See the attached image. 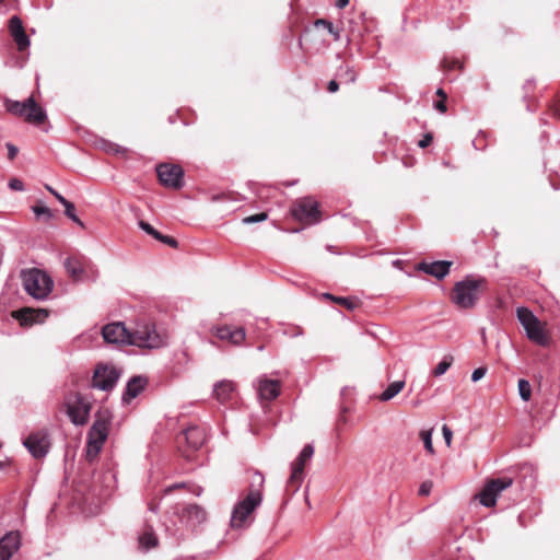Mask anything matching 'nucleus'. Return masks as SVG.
<instances>
[{
	"mask_svg": "<svg viewBox=\"0 0 560 560\" xmlns=\"http://www.w3.org/2000/svg\"><path fill=\"white\" fill-rule=\"evenodd\" d=\"M265 477L255 471L248 487V493L240 500L231 516L232 527H243L250 514L261 504Z\"/></svg>",
	"mask_w": 560,
	"mask_h": 560,
	"instance_id": "obj_1",
	"label": "nucleus"
},
{
	"mask_svg": "<svg viewBox=\"0 0 560 560\" xmlns=\"http://www.w3.org/2000/svg\"><path fill=\"white\" fill-rule=\"evenodd\" d=\"M485 277L468 275L454 284L451 293L452 303L459 310H471L476 306L480 290L487 285Z\"/></svg>",
	"mask_w": 560,
	"mask_h": 560,
	"instance_id": "obj_2",
	"label": "nucleus"
},
{
	"mask_svg": "<svg viewBox=\"0 0 560 560\" xmlns=\"http://www.w3.org/2000/svg\"><path fill=\"white\" fill-rule=\"evenodd\" d=\"M112 418V413L108 409H102L95 413L94 422L88 432L86 439L88 460H94L102 451L108 436Z\"/></svg>",
	"mask_w": 560,
	"mask_h": 560,
	"instance_id": "obj_3",
	"label": "nucleus"
},
{
	"mask_svg": "<svg viewBox=\"0 0 560 560\" xmlns=\"http://www.w3.org/2000/svg\"><path fill=\"white\" fill-rule=\"evenodd\" d=\"M5 109L10 114L22 117L25 121L35 126H40L47 120L46 112L36 103L33 96L23 102L7 100Z\"/></svg>",
	"mask_w": 560,
	"mask_h": 560,
	"instance_id": "obj_4",
	"label": "nucleus"
},
{
	"mask_svg": "<svg viewBox=\"0 0 560 560\" xmlns=\"http://www.w3.org/2000/svg\"><path fill=\"white\" fill-rule=\"evenodd\" d=\"M23 287L34 299L44 300L51 292L54 282L46 272L31 269L23 273Z\"/></svg>",
	"mask_w": 560,
	"mask_h": 560,
	"instance_id": "obj_5",
	"label": "nucleus"
},
{
	"mask_svg": "<svg viewBox=\"0 0 560 560\" xmlns=\"http://www.w3.org/2000/svg\"><path fill=\"white\" fill-rule=\"evenodd\" d=\"M517 319L526 331V337L538 346L547 347L550 338L545 331L540 320L527 307H517Z\"/></svg>",
	"mask_w": 560,
	"mask_h": 560,
	"instance_id": "obj_6",
	"label": "nucleus"
},
{
	"mask_svg": "<svg viewBox=\"0 0 560 560\" xmlns=\"http://www.w3.org/2000/svg\"><path fill=\"white\" fill-rule=\"evenodd\" d=\"M290 213L295 221L313 225L320 221L322 214L318 202L311 196L298 198L290 207Z\"/></svg>",
	"mask_w": 560,
	"mask_h": 560,
	"instance_id": "obj_7",
	"label": "nucleus"
},
{
	"mask_svg": "<svg viewBox=\"0 0 560 560\" xmlns=\"http://www.w3.org/2000/svg\"><path fill=\"white\" fill-rule=\"evenodd\" d=\"M130 334L131 346L156 349L165 345L164 337L156 331L154 324H139Z\"/></svg>",
	"mask_w": 560,
	"mask_h": 560,
	"instance_id": "obj_8",
	"label": "nucleus"
},
{
	"mask_svg": "<svg viewBox=\"0 0 560 560\" xmlns=\"http://www.w3.org/2000/svg\"><path fill=\"white\" fill-rule=\"evenodd\" d=\"M23 445L34 458L42 459L50 451V433L47 429L35 430L23 440Z\"/></svg>",
	"mask_w": 560,
	"mask_h": 560,
	"instance_id": "obj_9",
	"label": "nucleus"
},
{
	"mask_svg": "<svg viewBox=\"0 0 560 560\" xmlns=\"http://www.w3.org/2000/svg\"><path fill=\"white\" fill-rule=\"evenodd\" d=\"M67 415L74 425H84L90 418L92 405L79 393L69 397L66 402Z\"/></svg>",
	"mask_w": 560,
	"mask_h": 560,
	"instance_id": "obj_10",
	"label": "nucleus"
},
{
	"mask_svg": "<svg viewBox=\"0 0 560 560\" xmlns=\"http://www.w3.org/2000/svg\"><path fill=\"white\" fill-rule=\"evenodd\" d=\"M156 175L160 183L167 188L180 189L184 186V170L178 164L160 163Z\"/></svg>",
	"mask_w": 560,
	"mask_h": 560,
	"instance_id": "obj_11",
	"label": "nucleus"
},
{
	"mask_svg": "<svg viewBox=\"0 0 560 560\" xmlns=\"http://www.w3.org/2000/svg\"><path fill=\"white\" fill-rule=\"evenodd\" d=\"M119 376L120 373L115 366L98 364L92 377V387L110 392L116 386Z\"/></svg>",
	"mask_w": 560,
	"mask_h": 560,
	"instance_id": "obj_12",
	"label": "nucleus"
},
{
	"mask_svg": "<svg viewBox=\"0 0 560 560\" xmlns=\"http://www.w3.org/2000/svg\"><path fill=\"white\" fill-rule=\"evenodd\" d=\"M513 480L510 477H502L490 480L479 494V501L483 506L490 508L495 505L497 497L510 486Z\"/></svg>",
	"mask_w": 560,
	"mask_h": 560,
	"instance_id": "obj_13",
	"label": "nucleus"
},
{
	"mask_svg": "<svg viewBox=\"0 0 560 560\" xmlns=\"http://www.w3.org/2000/svg\"><path fill=\"white\" fill-rule=\"evenodd\" d=\"M314 454V447L312 444H306L298 458L291 465V475L288 480V485L294 488V491L299 489L304 478V467L308 460H311Z\"/></svg>",
	"mask_w": 560,
	"mask_h": 560,
	"instance_id": "obj_14",
	"label": "nucleus"
},
{
	"mask_svg": "<svg viewBox=\"0 0 560 560\" xmlns=\"http://www.w3.org/2000/svg\"><path fill=\"white\" fill-rule=\"evenodd\" d=\"M130 332L131 331L127 329L122 322L110 323L102 328V336L107 343H124L131 346Z\"/></svg>",
	"mask_w": 560,
	"mask_h": 560,
	"instance_id": "obj_15",
	"label": "nucleus"
},
{
	"mask_svg": "<svg viewBox=\"0 0 560 560\" xmlns=\"http://www.w3.org/2000/svg\"><path fill=\"white\" fill-rule=\"evenodd\" d=\"M212 332L223 341H228L233 346H241L246 338V331L243 327H233L229 325L217 326L212 328Z\"/></svg>",
	"mask_w": 560,
	"mask_h": 560,
	"instance_id": "obj_16",
	"label": "nucleus"
},
{
	"mask_svg": "<svg viewBox=\"0 0 560 560\" xmlns=\"http://www.w3.org/2000/svg\"><path fill=\"white\" fill-rule=\"evenodd\" d=\"M12 315L19 320L21 326H32L44 323L48 317V311L45 308L24 307L13 312Z\"/></svg>",
	"mask_w": 560,
	"mask_h": 560,
	"instance_id": "obj_17",
	"label": "nucleus"
},
{
	"mask_svg": "<svg viewBox=\"0 0 560 560\" xmlns=\"http://www.w3.org/2000/svg\"><path fill=\"white\" fill-rule=\"evenodd\" d=\"M281 392V383L278 380H270L260 376L257 380V394L261 400L271 401L276 399Z\"/></svg>",
	"mask_w": 560,
	"mask_h": 560,
	"instance_id": "obj_18",
	"label": "nucleus"
},
{
	"mask_svg": "<svg viewBox=\"0 0 560 560\" xmlns=\"http://www.w3.org/2000/svg\"><path fill=\"white\" fill-rule=\"evenodd\" d=\"M179 518L188 527L195 528L207 520V512L198 504H188L182 510Z\"/></svg>",
	"mask_w": 560,
	"mask_h": 560,
	"instance_id": "obj_19",
	"label": "nucleus"
},
{
	"mask_svg": "<svg viewBox=\"0 0 560 560\" xmlns=\"http://www.w3.org/2000/svg\"><path fill=\"white\" fill-rule=\"evenodd\" d=\"M21 538L19 533L10 532L0 539V560H10L20 549Z\"/></svg>",
	"mask_w": 560,
	"mask_h": 560,
	"instance_id": "obj_20",
	"label": "nucleus"
},
{
	"mask_svg": "<svg viewBox=\"0 0 560 560\" xmlns=\"http://www.w3.org/2000/svg\"><path fill=\"white\" fill-rule=\"evenodd\" d=\"M179 439L185 440L191 451H197L205 444L207 435L205 429L198 425H191L183 432ZM178 443H180V440H178Z\"/></svg>",
	"mask_w": 560,
	"mask_h": 560,
	"instance_id": "obj_21",
	"label": "nucleus"
},
{
	"mask_svg": "<svg viewBox=\"0 0 560 560\" xmlns=\"http://www.w3.org/2000/svg\"><path fill=\"white\" fill-rule=\"evenodd\" d=\"M451 266L452 261L438 260L433 262H421L419 264L418 269L435 277L436 279H443L448 275Z\"/></svg>",
	"mask_w": 560,
	"mask_h": 560,
	"instance_id": "obj_22",
	"label": "nucleus"
},
{
	"mask_svg": "<svg viewBox=\"0 0 560 560\" xmlns=\"http://www.w3.org/2000/svg\"><path fill=\"white\" fill-rule=\"evenodd\" d=\"M148 378L141 375L132 376L125 388L122 394V401L130 402L135 399L147 386Z\"/></svg>",
	"mask_w": 560,
	"mask_h": 560,
	"instance_id": "obj_23",
	"label": "nucleus"
},
{
	"mask_svg": "<svg viewBox=\"0 0 560 560\" xmlns=\"http://www.w3.org/2000/svg\"><path fill=\"white\" fill-rule=\"evenodd\" d=\"M235 384L232 381L223 380L214 384L213 396L218 401L224 404L232 399L235 393Z\"/></svg>",
	"mask_w": 560,
	"mask_h": 560,
	"instance_id": "obj_24",
	"label": "nucleus"
},
{
	"mask_svg": "<svg viewBox=\"0 0 560 560\" xmlns=\"http://www.w3.org/2000/svg\"><path fill=\"white\" fill-rule=\"evenodd\" d=\"M63 266L72 279L80 280L84 273L85 260L81 257H68Z\"/></svg>",
	"mask_w": 560,
	"mask_h": 560,
	"instance_id": "obj_25",
	"label": "nucleus"
},
{
	"mask_svg": "<svg viewBox=\"0 0 560 560\" xmlns=\"http://www.w3.org/2000/svg\"><path fill=\"white\" fill-rule=\"evenodd\" d=\"M138 540L139 547L144 551L155 548L159 545V539L151 527H147L139 536Z\"/></svg>",
	"mask_w": 560,
	"mask_h": 560,
	"instance_id": "obj_26",
	"label": "nucleus"
},
{
	"mask_svg": "<svg viewBox=\"0 0 560 560\" xmlns=\"http://www.w3.org/2000/svg\"><path fill=\"white\" fill-rule=\"evenodd\" d=\"M405 381H395L378 396L381 401H388L397 396L405 387Z\"/></svg>",
	"mask_w": 560,
	"mask_h": 560,
	"instance_id": "obj_27",
	"label": "nucleus"
},
{
	"mask_svg": "<svg viewBox=\"0 0 560 560\" xmlns=\"http://www.w3.org/2000/svg\"><path fill=\"white\" fill-rule=\"evenodd\" d=\"M336 77L341 83H353L357 80V71L349 65H341L336 72Z\"/></svg>",
	"mask_w": 560,
	"mask_h": 560,
	"instance_id": "obj_28",
	"label": "nucleus"
},
{
	"mask_svg": "<svg viewBox=\"0 0 560 560\" xmlns=\"http://www.w3.org/2000/svg\"><path fill=\"white\" fill-rule=\"evenodd\" d=\"M315 26L316 27L323 26L324 28H326L328 31L329 34L332 35L334 40H340L341 30L338 27H335L330 21L325 20V19H318L315 21Z\"/></svg>",
	"mask_w": 560,
	"mask_h": 560,
	"instance_id": "obj_29",
	"label": "nucleus"
},
{
	"mask_svg": "<svg viewBox=\"0 0 560 560\" xmlns=\"http://www.w3.org/2000/svg\"><path fill=\"white\" fill-rule=\"evenodd\" d=\"M32 211L38 220H44L45 222H48L54 217L51 210L43 205L33 206Z\"/></svg>",
	"mask_w": 560,
	"mask_h": 560,
	"instance_id": "obj_30",
	"label": "nucleus"
},
{
	"mask_svg": "<svg viewBox=\"0 0 560 560\" xmlns=\"http://www.w3.org/2000/svg\"><path fill=\"white\" fill-rule=\"evenodd\" d=\"M62 206L65 207V214L80 228L84 229L85 224L75 214L74 205L67 200Z\"/></svg>",
	"mask_w": 560,
	"mask_h": 560,
	"instance_id": "obj_31",
	"label": "nucleus"
},
{
	"mask_svg": "<svg viewBox=\"0 0 560 560\" xmlns=\"http://www.w3.org/2000/svg\"><path fill=\"white\" fill-rule=\"evenodd\" d=\"M518 393L524 401H528L530 399L532 387L527 380L522 378L518 381Z\"/></svg>",
	"mask_w": 560,
	"mask_h": 560,
	"instance_id": "obj_32",
	"label": "nucleus"
},
{
	"mask_svg": "<svg viewBox=\"0 0 560 560\" xmlns=\"http://www.w3.org/2000/svg\"><path fill=\"white\" fill-rule=\"evenodd\" d=\"M20 51L28 48L31 42L25 31L12 36Z\"/></svg>",
	"mask_w": 560,
	"mask_h": 560,
	"instance_id": "obj_33",
	"label": "nucleus"
},
{
	"mask_svg": "<svg viewBox=\"0 0 560 560\" xmlns=\"http://www.w3.org/2000/svg\"><path fill=\"white\" fill-rule=\"evenodd\" d=\"M9 31H10L11 36L24 31L23 22L18 15H13L9 20Z\"/></svg>",
	"mask_w": 560,
	"mask_h": 560,
	"instance_id": "obj_34",
	"label": "nucleus"
},
{
	"mask_svg": "<svg viewBox=\"0 0 560 560\" xmlns=\"http://www.w3.org/2000/svg\"><path fill=\"white\" fill-rule=\"evenodd\" d=\"M324 296L328 298V299H331V300H334L335 302H337L339 304H342L348 310H354L358 306V302L355 300H353V299H350V298H334L329 293H325Z\"/></svg>",
	"mask_w": 560,
	"mask_h": 560,
	"instance_id": "obj_35",
	"label": "nucleus"
},
{
	"mask_svg": "<svg viewBox=\"0 0 560 560\" xmlns=\"http://www.w3.org/2000/svg\"><path fill=\"white\" fill-rule=\"evenodd\" d=\"M420 438L424 444V448L431 455L434 454L433 443H432V431L431 430H422L420 432Z\"/></svg>",
	"mask_w": 560,
	"mask_h": 560,
	"instance_id": "obj_36",
	"label": "nucleus"
},
{
	"mask_svg": "<svg viewBox=\"0 0 560 560\" xmlns=\"http://www.w3.org/2000/svg\"><path fill=\"white\" fill-rule=\"evenodd\" d=\"M453 358H444L433 370L434 376L443 375L451 366Z\"/></svg>",
	"mask_w": 560,
	"mask_h": 560,
	"instance_id": "obj_37",
	"label": "nucleus"
},
{
	"mask_svg": "<svg viewBox=\"0 0 560 560\" xmlns=\"http://www.w3.org/2000/svg\"><path fill=\"white\" fill-rule=\"evenodd\" d=\"M138 225L142 231L151 235L153 238H162V233L155 230L150 223L141 220L139 221Z\"/></svg>",
	"mask_w": 560,
	"mask_h": 560,
	"instance_id": "obj_38",
	"label": "nucleus"
},
{
	"mask_svg": "<svg viewBox=\"0 0 560 560\" xmlns=\"http://www.w3.org/2000/svg\"><path fill=\"white\" fill-rule=\"evenodd\" d=\"M266 219H267V213L260 212V213L244 218L243 223L244 224L258 223V222L265 221Z\"/></svg>",
	"mask_w": 560,
	"mask_h": 560,
	"instance_id": "obj_39",
	"label": "nucleus"
},
{
	"mask_svg": "<svg viewBox=\"0 0 560 560\" xmlns=\"http://www.w3.org/2000/svg\"><path fill=\"white\" fill-rule=\"evenodd\" d=\"M433 488V482L431 480L423 481L419 487V495H429Z\"/></svg>",
	"mask_w": 560,
	"mask_h": 560,
	"instance_id": "obj_40",
	"label": "nucleus"
},
{
	"mask_svg": "<svg viewBox=\"0 0 560 560\" xmlns=\"http://www.w3.org/2000/svg\"><path fill=\"white\" fill-rule=\"evenodd\" d=\"M486 373H487V368L481 366V368L476 369L471 374V381L478 382L486 375Z\"/></svg>",
	"mask_w": 560,
	"mask_h": 560,
	"instance_id": "obj_41",
	"label": "nucleus"
},
{
	"mask_svg": "<svg viewBox=\"0 0 560 560\" xmlns=\"http://www.w3.org/2000/svg\"><path fill=\"white\" fill-rule=\"evenodd\" d=\"M158 241H160L161 243H164L173 248H176L178 246V242L174 237H171L167 235L162 234V238H158Z\"/></svg>",
	"mask_w": 560,
	"mask_h": 560,
	"instance_id": "obj_42",
	"label": "nucleus"
},
{
	"mask_svg": "<svg viewBox=\"0 0 560 560\" xmlns=\"http://www.w3.org/2000/svg\"><path fill=\"white\" fill-rule=\"evenodd\" d=\"M9 187L13 190H23L24 189V184L22 180L18 179V178H11L10 182H9Z\"/></svg>",
	"mask_w": 560,
	"mask_h": 560,
	"instance_id": "obj_43",
	"label": "nucleus"
},
{
	"mask_svg": "<svg viewBox=\"0 0 560 560\" xmlns=\"http://www.w3.org/2000/svg\"><path fill=\"white\" fill-rule=\"evenodd\" d=\"M442 434H443V438H444V440H445V443H446L447 445H450V444H451V442H452L453 432H452V430H451L446 424H444V425L442 427Z\"/></svg>",
	"mask_w": 560,
	"mask_h": 560,
	"instance_id": "obj_44",
	"label": "nucleus"
},
{
	"mask_svg": "<svg viewBox=\"0 0 560 560\" xmlns=\"http://www.w3.org/2000/svg\"><path fill=\"white\" fill-rule=\"evenodd\" d=\"M45 188L61 203L63 205L67 199L60 195L57 190H55L51 186L45 185Z\"/></svg>",
	"mask_w": 560,
	"mask_h": 560,
	"instance_id": "obj_45",
	"label": "nucleus"
},
{
	"mask_svg": "<svg viewBox=\"0 0 560 560\" xmlns=\"http://www.w3.org/2000/svg\"><path fill=\"white\" fill-rule=\"evenodd\" d=\"M5 147L8 149V158L10 160H14L16 154H18V152H19V149L13 143H11V142H8L5 144Z\"/></svg>",
	"mask_w": 560,
	"mask_h": 560,
	"instance_id": "obj_46",
	"label": "nucleus"
},
{
	"mask_svg": "<svg viewBox=\"0 0 560 560\" xmlns=\"http://www.w3.org/2000/svg\"><path fill=\"white\" fill-rule=\"evenodd\" d=\"M432 140H433L432 135H431V133H427V135H424V136H423V138L418 142V145H419L420 148H427V147H429V145L431 144Z\"/></svg>",
	"mask_w": 560,
	"mask_h": 560,
	"instance_id": "obj_47",
	"label": "nucleus"
},
{
	"mask_svg": "<svg viewBox=\"0 0 560 560\" xmlns=\"http://www.w3.org/2000/svg\"><path fill=\"white\" fill-rule=\"evenodd\" d=\"M443 67L446 68V69H456V68H462V63L458 61V60H452V61H448V60H444L443 61Z\"/></svg>",
	"mask_w": 560,
	"mask_h": 560,
	"instance_id": "obj_48",
	"label": "nucleus"
},
{
	"mask_svg": "<svg viewBox=\"0 0 560 560\" xmlns=\"http://www.w3.org/2000/svg\"><path fill=\"white\" fill-rule=\"evenodd\" d=\"M434 108L440 113H445L447 110L446 100L442 98L434 103Z\"/></svg>",
	"mask_w": 560,
	"mask_h": 560,
	"instance_id": "obj_49",
	"label": "nucleus"
},
{
	"mask_svg": "<svg viewBox=\"0 0 560 560\" xmlns=\"http://www.w3.org/2000/svg\"><path fill=\"white\" fill-rule=\"evenodd\" d=\"M327 90L330 93H335L339 90V83L336 80H331L328 82Z\"/></svg>",
	"mask_w": 560,
	"mask_h": 560,
	"instance_id": "obj_50",
	"label": "nucleus"
},
{
	"mask_svg": "<svg viewBox=\"0 0 560 560\" xmlns=\"http://www.w3.org/2000/svg\"><path fill=\"white\" fill-rule=\"evenodd\" d=\"M350 0H336V7L339 9H343L349 4Z\"/></svg>",
	"mask_w": 560,
	"mask_h": 560,
	"instance_id": "obj_51",
	"label": "nucleus"
},
{
	"mask_svg": "<svg viewBox=\"0 0 560 560\" xmlns=\"http://www.w3.org/2000/svg\"><path fill=\"white\" fill-rule=\"evenodd\" d=\"M173 560H196V557H194V556H178V557H175Z\"/></svg>",
	"mask_w": 560,
	"mask_h": 560,
	"instance_id": "obj_52",
	"label": "nucleus"
},
{
	"mask_svg": "<svg viewBox=\"0 0 560 560\" xmlns=\"http://www.w3.org/2000/svg\"><path fill=\"white\" fill-rule=\"evenodd\" d=\"M436 95H438V96H440V97H441V100H442V98H444V100H446V98H447V95H446V93H445V91H444L443 89H438V90H436Z\"/></svg>",
	"mask_w": 560,
	"mask_h": 560,
	"instance_id": "obj_53",
	"label": "nucleus"
},
{
	"mask_svg": "<svg viewBox=\"0 0 560 560\" xmlns=\"http://www.w3.org/2000/svg\"><path fill=\"white\" fill-rule=\"evenodd\" d=\"M341 412H342V413L340 415V417H339L338 421H339V422H346V421H347V418H346L345 413L347 412V408H342Z\"/></svg>",
	"mask_w": 560,
	"mask_h": 560,
	"instance_id": "obj_54",
	"label": "nucleus"
},
{
	"mask_svg": "<svg viewBox=\"0 0 560 560\" xmlns=\"http://www.w3.org/2000/svg\"><path fill=\"white\" fill-rule=\"evenodd\" d=\"M179 487H182V485H174V486H172V487H168V488L165 490V492H166V493H168V492H171L173 489H175V488H179Z\"/></svg>",
	"mask_w": 560,
	"mask_h": 560,
	"instance_id": "obj_55",
	"label": "nucleus"
},
{
	"mask_svg": "<svg viewBox=\"0 0 560 560\" xmlns=\"http://www.w3.org/2000/svg\"><path fill=\"white\" fill-rule=\"evenodd\" d=\"M5 466L3 462H0V469H2Z\"/></svg>",
	"mask_w": 560,
	"mask_h": 560,
	"instance_id": "obj_56",
	"label": "nucleus"
},
{
	"mask_svg": "<svg viewBox=\"0 0 560 560\" xmlns=\"http://www.w3.org/2000/svg\"><path fill=\"white\" fill-rule=\"evenodd\" d=\"M557 115L560 117V108L557 109Z\"/></svg>",
	"mask_w": 560,
	"mask_h": 560,
	"instance_id": "obj_57",
	"label": "nucleus"
},
{
	"mask_svg": "<svg viewBox=\"0 0 560 560\" xmlns=\"http://www.w3.org/2000/svg\"><path fill=\"white\" fill-rule=\"evenodd\" d=\"M4 0H0V3H2Z\"/></svg>",
	"mask_w": 560,
	"mask_h": 560,
	"instance_id": "obj_58",
	"label": "nucleus"
}]
</instances>
